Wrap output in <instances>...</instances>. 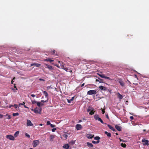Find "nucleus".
<instances>
[{
    "label": "nucleus",
    "mask_w": 149,
    "mask_h": 149,
    "mask_svg": "<svg viewBox=\"0 0 149 149\" xmlns=\"http://www.w3.org/2000/svg\"><path fill=\"white\" fill-rule=\"evenodd\" d=\"M31 110L32 111H34V112L36 113H39L40 114L42 109L41 108H39L36 107L35 108V109H32Z\"/></svg>",
    "instance_id": "f257e3e1"
},
{
    "label": "nucleus",
    "mask_w": 149,
    "mask_h": 149,
    "mask_svg": "<svg viewBox=\"0 0 149 149\" xmlns=\"http://www.w3.org/2000/svg\"><path fill=\"white\" fill-rule=\"evenodd\" d=\"M94 118L95 120H98L99 121H100L102 124H104L102 120L99 117V116L97 114H95L94 116Z\"/></svg>",
    "instance_id": "f03ea898"
},
{
    "label": "nucleus",
    "mask_w": 149,
    "mask_h": 149,
    "mask_svg": "<svg viewBox=\"0 0 149 149\" xmlns=\"http://www.w3.org/2000/svg\"><path fill=\"white\" fill-rule=\"evenodd\" d=\"M40 143L38 140H34L32 143V145L33 147H36L38 146Z\"/></svg>",
    "instance_id": "7ed1b4c3"
},
{
    "label": "nucleus",
    "mask_w": 149,
    "mask_h": 149,
    "mask_svg": "<svg viewBox=\"0 0 149 149\" xmlns=\"http://www.w3.org/2000/svg\"><path fill=\"white\" fill-rule=\"evenodd\" d=\"M141 141L143 143V145L144 146L149 145V141L148 140L143 139H142Z\"/></svg>",
    "instance_id": "20e7f679"
},
{
    "label": "nucleus",
    "mask_w": 149,
    "mask_h": 149,
    "mask_svg": "<svg viewBox=\"0 0 149 149\" xmlns=\"http://www.w3.org/2000/svg\"><path fill=\"white\" fill-rule=\"evenodd\" d=\"M97 93L96 90H90L87 92V94L89 95H92L93 94H96Z\"/></svg>",
    "instance_id": "39448f33"
},
{
    "label": "nucleus",
    "mask_w": 149,
    "mask_h": 149,
    "mask_svg": "<svg viewBox=\"0 0 149 149\" xmlns=\"http://www.w3.org/2000/svg\"><path fill=\"white\" fill-rule=\"evenodd\" d=\"M6 138L11 140L14 141L15 140V138L11 134L7 135L6 136Z\"/></svg>",
    "instance_id": "423d86ee"
},
{
    "label": "nucleus",
    "mask_w": 149,
    "mask_h": 149,
    "mask_svg": "<svg viewBox=\"0 0 149 149\" xmlns=\"http://www.w3.org/2000/svg\"><path fill=\"white\" fill-rule=\"evenodd\" d=\"M33 66H35L37 67H39L41 66V64L39 63H34L31 64L30 65V67Z\"/></svg>",
    "instance_id": "0eeeda50"
},
{
    "label": "nucleus",
    "mask_w": 149,
    "mask_h": 149,
    "mask_svg": "<svg viewBox=\"0 0 149 149\" xmlns=\"http://www.w3.org/2000/svg\"><path fill=\"white\" fill-rule=\"evenodd\" d=\"M75 128L77 130H79L81 129L82 126L81 125L77 124L76 125Z\"/></svg>",
    "instance_id": "6e6552de"
},
{
    "label": "nucleus",
    "mask_w": 149,
    "mask_h": 149,
    "mask_svg": "<svg viewBox=\"0 0 149 149\" xmlns=\"http://www.w3.org/2000/svg\"><path fill=\"white\" fill-rule=\"evenodd\" d=\"M118 82L123 87L124 86V83L121 79H118Z\"/></svg>",
    "instance_id": "1a4fd4ad"
},
{
    "label": "nucleus",
    "mask_w": 149,
    "mask_h": 149,
    "mask_svg": "<svg viewBox=\"0 0 149 149\" xmlns=\"http://www.w3.org/2000/svg\"><path fill=\"white\" fill-rule=\"evenodd\" d=\"M26 124L27 126H33V124L32 123L30 120H27L26 122Z\"/></svg>",
    "instance_id": "9d476101"
},
{
    "label": "nucleus",
    "mask_w": 149,
    "mask_h": 149,
    "mask_svg": "<svg viewBox=\"0 0 149 149\" xmlns=\"http://www.w3.org/2000/svg\"><path fill=\"white\" fill-rule=\"evenodd\" d=\"M45 65L46 66V67H45V68H48L49 70L53 69V68L52 66L47 64H45Z\"/></svg>",
    "instance_id": "9b49d317"
},
{
    "label": "nucleus",
    "mask_w": 149,
    "mask_h": 149,
    "mask_svg": "<svg viewBox=\"0 0 149 149\" xmlns=\"http://www.w3.org/2000/svg\"><path fill=\"white\" fill-rule=\"evenodd\" d=\"M115 128L119 131H121V127L120 126H118L117 125H116L115 126Z\"/></svg>",
    "instance_id": "f8f14e48"
},
{
    "label": "nucleus",
    "mask_w": 149,
    "mask_h": 149,
    "mask_svg": "<svg viewBox=\"0 0 149 149\" xmlns=\"http://www.w3.org/2000/svg\"><path fill=\"white\" fill-rule=\"evenodd\" d=\"M92 110H91V111H90V112L89 113V114L91 115H93L95 111H94V109L93 108H92Z\"/></svg>",
    "instance_id": "ddd939ff"
},
{
    "label": "nucleus",
    "mask_w": 149,
    "mask_h": 149,
    "mask_svg": "<svg viewBox=\"0 0 149 149\" xmlns=\"http://www.w3.org/2000/svg\"><path fill=\"white\" fill-rule=\"evenodd\" d=\"M99 88L101 90H103L104 91H106L107 90V88L106 87L103 86H100L99 87Z\"/></svg>",
    "instance_id": "4468645a"
},
{
    "label": "nucleus",
    "mask_w": 149,
    "mask_h": 149,
    "mask_svg": "<svg viewBox=\"0 0 149 149\" xmlns=\"http://www.w3.org/2000/svg\"><path fill=\"white\" fill-rule=\"evenodd\" d=\"M63 147L65 149H68L69 147V146L68 144H66L63 146Z\"/></svg>",
    "instance_id": "2eb2a0df"
},
{
    "label": "nucleus",
    "mask_w": 149,
    "mask_h": 149,
    "mask_svg": "<svg viewBox=\"0 0 149 149\" xmlns=\"http://www.w3.org/2000/svg\"><path fill=\"white\" fill-rule=\"evenodd\" d=\"M104 133L105 134H106L109 137H110L111 136V134L110 133L108 132L107 131H105L104 132Z\"/></svg>",
    "instance_id": "dca6fc26"
},
{
    "label": "nucleus",
    "mask_w": 149,
    "mask_h": 149,
    "mask_svg": "<svg viewBox=\"0 0 149 149\" xmlns=\"http://www.w3.org/2000/svg\"><path fill=\"white\" fill-rule=\"evenodd\" d=\"M118 97L121 100L123 98V97L122 95L120 94L119 93H118Z\"/></svg>",
    "instance_id": "f3484780"
},
{
    "label": "nucleus",
    "mask_w": 149,
    "mask_h": 149,
    "mask_svg": "<svg viewBox=\"0 0 149 149\" xmlns=\"http://www.w3.org/2000/svg\"><path fill=\"white\" fill-rule=\"evenodd\" d=\"M74 97H72L71 99H70V100H69V99H67V102L69 103H70L72 101H73V100H74Z\"/></svg>",
    "instance_id": "a211bd4d"
},
{
    "label": "nucleus",
    "mask_w": 149,
    "mask_h": 149,
    "mask_svg": "<svg viewBox=\"0 0 149 149\" xmlns=\"http://www.w3.org/2000/svg\"><path fill=\"white\" fill-rule=\"evenodd\" d=\"M87 145L89 147L91 148L93 147V145L91 143L89 142L87 143Z\"/></svg>",
    "instance_id": "6ab92c4d"
},
{
    "label": "nucleus",
    "mask_w": 149,
    "mask_h": 149,
    "mask_svg": "<svg viewBox=\"0 0 149 149\" xmlns=\"http://www.w3.org/2000/svg\"><path fill=\"white\" fill-rule=\"evenodd\" d=\"M43 94L45 95L46 97L47 98L48 97V93L46 91H43Z\"/></svg>",
    "instance_id": "aec40b11"
},
{
    "label": "nucleus",
    "mask_w": 149,
    "mask_h": 149,
    "mask_svg": "<svg viewBox=\"0 0 149 149\" xmlns=\"http://www.w3.org/2000/svg\"><path fill=\"white\" fill-rule=\"evenodd\" d=\"M58 62L59 63H61V62H60V61H58ZM61 63H62L61 64V68L64 69L65 68V67L64 66V64L63 63H62V62H61Z\"/></svg>",
    "instance_id": "412c9836"
},
{
    "label": "nucleus",
    "mask_w": 149,
    "mask_h": 149,
    "mask_svg": "<svg viewBox=\"0 0 149 149\" xmlns=\"http://www.w3.org/2000/svg\"><path fill=\"white\" fill-rule=\"evenodd\" d=\"M87 137L88 139H92L94 136L92 134L87 135Z\"/></svg>",
    "instance_id": "4be33fe9"
},
{
    "label": "nucleus",
    "mask_w": 149,
    "mask_h": 149,
    "mask_svg": "<svg viewBox=\"0 0 149 149\" xmlns=\"http://www.w3.org/2000/svg\"><path fill=\"white\" fill-rule=\"evenodd\" d=\"M19 131H17L14 134V136L15 137H16L19 134Z\"/></svg>",
    "instance_id": "5701e85b"
},
{
    "label": "nucleus",
    "mask_w": 149,
    "mask_h": 149,
    "mask_svg": "<svg viewBox=\"0 0 149 149\" xmlns=\"http://www.w3.org/2000/svg\"><path fill=\"white\" fill-rule=\"evenodd\" d=\"M100 141L99 140H97L96 141H92V143L94 144L98 143H99Z\"/></svg>",
    "instance_id": "b1692460"
},
{
    "label": "nucleus",
    "mask_w": 149,
    "mask_h": 149,
    "mask_svg": "<svg viewBox=\"0 0 149 149\" xmlns=\"http://www.w3.org/2000/svg\"><path fill=\"white\" fill-rule=\"evenodd\" d=\"M121 146L123 148H125L126 146V145L125 143H121L120 144Z\"/></svg>",
    "instance_id": "393cba45"
},
{
    "label": "nucleus",
    "mask_w": 149,
    "mask_h": 149,
    "mask_svg": "<svg viewBox=\"0 0 149 149\" xmlns=\"http://www.w3.org/2000/svg\"><path fill=\"white\" fill-rule=\"evenodd\" d=\"M94 139L95 140H99L100 139V138L98 136H96L95 137Z\"/></svg>",
    "instance_id": "a878e982"
},
{
    "label": "nucleus",
    "mask_w": 149,
    "mask_h": 149,
    "mask_svg": "<svg viewBox=\"0 0 149 149\" xmlns=\"http://www.w3.org/2000/svg\"><path fill=\"white\" fill-rule=\"evenodd\" d=\"M92 107H89V108L88 109H87V111L88 112H89L90 111H91V110H92Z\"/></svg>",
    "instance_id": "bb28decb"
},
{
    "label": "nucleus",
    "mask_w": 149,
    "mask_h": 149,
    "mask_svg": "<svg viewBox=\"0 0 149 149\" xmlns=\"http://www.w3.org/2000/svg\"><path fill=\"white\" fill-rule=\"evenodd\" d=\"M98 74L101 78H104V77H105V76L104 74Z\"/></svg>",
    "instance_id": "cd10ccee"
},
{
    "label": "nucleus",
    "mask_w": 149,
    "mask_h": 149,
    "mask_svg": "<svg viewBox=\"0 0 149 149\" xmlns=\"http://www.w3.org/2000/svg\"><path fill=\"white\" fill-rule=\"evenodd\" d=\"M67 72H70V71L69 70H69L68 68H65L64 69ZM70 72H72V70H70Z\"/></svg>",
    "instance_id": "c85d7f7f"
},
{
    "label": "nucleus",
    "mask_w": 149,
    "mask_h": 149,
    "mask_svg": "<svg viewBox=\"0 0 149 149\" xmlns=\"http://www.w3.org/2000/svg\"><path fill=\"white\" fill-rule=\"evenodd\" d=\"M19 114L18 113H13V116H14L19 115Z\"/></svg>",
    "instance_id": "c756f323"
},
{
    "label": "nucleus",
    "mask_w": 149,
    "mask_h": 149,
    "mask_svg": "<svg viewBox=\"0 0 149 149\" xmlns=\"http://www.w3.org/2000/svg\"><path fill=\"white\" fill-rule=\"evenodd\" d=\"M108 126L109 128V129H111V130L113 129V127L111 126L110 125H107Z\"/></svg>",
    "instance_id": "7c9ffc66"
},
{
    "label": "nucleus",
    "mask_w": 149,
    "mask_h": 149,
    "mask_svg": "<svg viewBox=\"0 0 149 149\" xmlns=\"http://www.w3.org/2000/svg\"><path fill=\"white\" fill-rule=\"evenodd\" d=\"M49 59H50V58H47L46 59H45L43 60V61H49Z\"/></svg>",
    "instance_id": "2f4dec72"
},
{
    "label": "nucleus",
    "mask_w": 149,
    "mask_h": 149,
    "mask_svg": "<svg viewBox=\"0 0 149 149\" xmlns=\"http://www.w3.org/2000/svg\"><path fill=\"white\" fill-rule=\"evenodd\" d=\"M50 140H51L52 139L54 138V136L53 135H51L50 136Z\"/></svg>",
    "instance_id": "473e14b6"
},
{
    "label": "nucleus",
    "mask_w": 149,
    "mask_h": 149,
    "mask_svg": "<svg viewBox=\"0 0 149 149\" xmlns=\"http://www.w3.org/2000/svg\"><path fill=\"white\" fill-rule=\"evenodd\" d=\"M50 52H51V53L52 54H55V51L53 49V50L51 51Z\"/></svg>",
    "instance_id": "72a5a7b5"
},
{
    "label": "nucleus",
    "mask_w": 149,
    "mask_h": 149,
    "mask_svg": "<svg viewBox=\"0 0 149 149\" xmlns=\"http://www.w3.org/2000/svg\"><path fill=\"white\" fill-rule=\"evenodd\" d=\"M37 106L39 107H40L41 103L40 102H37Z\"/></svg>",
    "instance_id": "f704fd0d"
},
{
    "label": "nucleus",
    "mask_w": 149,
    "mask_h": 149,
    "mask_svg": "<svg viewBox=\"0 0 149 149\" xmlns=\"http://www.w3.org/2000/svg\"><path fill=\"white\" fill-rule=\"evenodd\" d=\"M31 102L33 104H36V103H37V102L35 100H32Z\"/></svg>",
    "instance_id": "c9c22d12"
},
{
    "label": "nucleus",
    "mask_w": 149,
    "mask_h": 149,
    "mask_svg": "<svg viewBox=\"0 0 149 149\" xmlns=\"http://www.w3.org/2000/svg\"><path fill=\"white\" fill-rule=\"evenodd\" d=\"M25 136L29 138L30 137V135L27 133H26Z\"/></svg>",
    "instance_id": "e433bc0d"
},
{
    "label": "nucleus",
    "mask_w": 149,
    "mask_h": 149,
    "mask_svg": "<svg viewBox=\"0 0 149 149\" xmlns=\"http://www.w3.org/2000/svg\"><path fill=\"white\" fill-rule=\"evenodd\" d=\"M50 125V126L52 127H56V125H53L52 124H51Z\"/></svg>",
    "instance_id": "4c0bfd02"
},
{
    "label": "nucleus",
    "mask_w": 149,
    "mask_h": 149,
    "mask_svg": "<svg viewBox=\"0 0 149 149\" xmlns=\"http://www.w3.org/2000/svg\"><path fill=\"white\" fill-rule=\"evenodd\" d=\"M25 104V103L24 102H23L22 103H20L19 104V106H20L21 105H24Z\"/></svg>",
    "instance_id": "58836bf2"
},
{
    "label": "nucleus",
    "mask_w": 149,
    "mask_h": 149,
    "mask_svg": "<svg viewBox=\"0 0 149 149\" xmlns=\"http://www.w3.org/2000/svg\"><path fill=\"white\" fill-rule=\"evenodd\" d=\"M50 122L49 121H47V125H50Z\"/></svg>",
    "instance_id": "ea45409f"
},
{
    "label": "nucleus",
    "mask_w": 149,
    "mask_h": 149,
    "mask_svg": "<svg viewBox=\"0 0 149 149\" xmlns=\"http://www.w3.org/2000/svg\"><path fill=\"white\" fill-rule=\"evenodd\" d=\"M13 107H14L16 109L17 107L18 106L17 104H15Z\"/></svg>",
    "instance_id": "a19ab883"
},
{
    "label": "nucleus",
    "mask_w": 149,
    "mask_h": 149,
    "mask_svg": "<svg viewBox=\"0 0 149 149\" xmlns=\"http://www.w3.org/2000/svg\"><path fill=\"white\" fill-rule=\"evenodd\" d=\"M99 82L103 83V80L102 79H100V80H99Z\"/></svg>",
    "instance_id": "79ce46f5"
},
{
    "label": "nucleus",
    "mask_w": 149,
    "mask_h": 149,
    "mask_svg": "<svg viewBox=\"0 0 149 149\" xmlns=\"http://www.w3.org/2000/svg\"><path fill=\"white\" fill-rule=\"evenodd\" d=\"M56 130V128H53L52 129V132H54Z\"/></svg>",
    "instance_id": "37998d69"
},
{
    "label": "nucleus",
    "mask_w": 149,
    "mask_h": 149,
    "mask_svg": "<svg viewBox=\"0 0 149 149\" xmlns=\"http://www.w3.org/2000/svg\"><path fill=\"white\" fill-rule=\"evenodd\" d=\"M64 137L66 138V139H67L68 137V135H66V134H64Z\"/></svg>",
    "instance_id": "c03bdc74"
},
{
    "label": "nucleus",
    "mask_w": 149,
    "mask_h": 149,
    "mask_svg": "<svg viewBox=\"0 0 149 149\" xmlns=\"http://www.w3.org/2000/svg\"><path fill=\"white\" fill-rule=\"evenodd\" d=\"M47 89L48 90L50 88H52V87H51V86H48L47 87Z\"/></svg>",
    "instance_id": "a18cd8bd"
},
{
    "label": "nucleus",
    "mask_w": 149,
    "mask_h": 149,
    "mask_svg": "<svg viewBox=\"0 0 149 149\" xmlns=\"http://www.w3.org/2000/svg\"><path fill=\"white\" fill-rule=\"evenodd\" d=\"M102 113L103 114H104V113L105 112V110H104V109H102Z\"/></svg>",
    "instance_id": "49530a36"
},
{
    "label": "nucleus",
    "mask_w": 149,
    "mask_h": 149,
    "mask_svg": "<svg viewBox=\"0 0 149 149\" xmlns=\"http://www.w3.org/2000/svg\"><path fill=\"white\" fill-rule=\"evenodd\" d=\"M15 79V77H14L13 79H12V81H11V84H13V82H14V81H13V79Z\"/></svg>",
    "instance_id": "de8ad7c7"
},
{
    "label": "nucleus",
    "mask_w": 149,
    "mask_h": 149,
    "mask_svg": "<svg viewBox=\"0 0 149 149\" xmlns=\"http://www.w3.org/2000/svg\"><path fill=\"white\" fill-rule=\"evenodd\" d=\"M130 118L132 120H133L134 119V117L133 116H131L130 117Z\"/></svg>",
    "instance_id": "09e8293b"
},
{
    "label": "nucleus",
    "mask_w": 149,
    "mask_h": 149,
    "mask_svg": "<svg viewBox=\"0 0 149 149\" xmlns=\"http://www.w3.org/2000/svg\"><path fill=\"white\" fill-rule=\"evenodd\" d=\"M39 80L40 81H45V80L44 79H41V78H40V79H39Z\"/></svg>",
    "instance_id": "8fccbe9b"
},
{
    "label": "nucleus",
    "mask_w": 149,
    "mask_h": 149,
    "mask_svg": "<svg viewBox=\"0 0 149 149\" xmlns=\"http://www.w3.org/2000/svg\"><path fill=\"white\" fill-rule=\"evenodd\" d=\"M104 78H105V79H110V78L109 77H107V76H105V77H104Z\"/></svg>",
    "instance_id": "3c124183"
},
{
    "label": "nucleus",
    "mask_w": 149,
    "mask_h": 149,
    "mask_svg": "<svg viewBox=\"0 0 149 149\" xmlns=\"http://www.w3.org/2000/svg\"><path fill=\"white\" fill-rule=\"evenodd\" d=\"M106 117L108 119H109V117L107 114L106 115Z\"/></svg>",
    "instance_id": "603ef678"
},
{
    "label": "nucleus",
    "mask_w": 149,
    "mask_h": 149,
    "mask_svg": "<svg viewBox=\"0 0 149 149\" xmlns=\"http://www.w3.org/2000/svg\"><path fill=\"white\" fill-rule=\"evenodd\" d=\"M3 115L0 114V118H3Z\"/></svg>",
    "instance_id": "864d4df0"
},
{
    "label": "nucleus",
    "mask_w": 149,
    "mask_h": 149,
    "mask_svg": "<svg viewBox=\"0 0 149 149\" xmlns=\"http://www.w3.org/2000/svg\"><path fill=\"white\" fill-rule=\"evenodd\" d=\"M8 119H10L11 118L10 116V115H8Z\"/></svg>",
    "instance_id": "5fc2aeb1"
},
{
    "label": "nucleus",
    "mask_w": 149,
    "mask_h": 149,
    "mask_svg": "<svg viewBox=\"0 0 149 149\" xmlns=\"http://www.w3.org/2000/svg\"><path fill=\"white\" fill-rule=\"evenodd\" d=\"M47 102V101H44V100H42L41 101V102Z\"/></svg>",
    "instance_id": "6e6d98bb"
},
{
    "label": "nucleus",
    "mask_w": 149,
    "mask_h": 149,
    "mask_svg": "<svg viewBox=\"0 0 149 149\" xmlns=\"http://www.w3.org/2000/svg\"><path fill=\"white\" fill-rule=\"evenodd\" d=\"M31 95L33 97H34L36 96V95H35L33 94H31Z\"/></svg>",
    "instance_id": "4d7b16f0"
},
{
    "label": "nucleus",
    "mask_w": 149,
    "mask_h": 149,
    "mask_svg": "<svg viewBox=\"0 0 149 149\" xmlns=\"http://www.w3.org/2000/svg\"><path fill=\"white\" fill-rule=\"evenodd\" d=\"M54 61V60H52L50 58V59H49V62H52V61Z\"/></svg>",
    "instance_id": "13d9d810"
},
{
    "label": "nucleus",
    "mask_w": 149,
    "mask_h": 149,
    "mask_svg": "<svg viewBox=\"0 0 149 149\" xmlns=\"http://www.w3.org/2000/svg\"><path fill=\"white\" fill-rule=\"evenodd\" d=\"M84 84H85L84 83H83V84H82V85H81V87H82L84 85Z\"/></svg>",
    "instance_id": "bf43d9fd"
},
{
    "label": "nucleus",
    "mask_w": 149,
    "mask_h": 149,
    "mask_svg": "<svg viewBox=\"0 0 149 149\" xmlns=\"http://www.w3.org/2000/svg\"><path fill=\"white\" fill-rule=\"evenodd\" d=\"M55 65V66L57 67L58 68H60V67L58 65H57V64Z\"/></svg>",
    "instance_id": "052dcab7"
},
{
    "label": "nucleus",
    "mask_w": 149,
    "mask_h": 149,
    "mask_svg": "<svg viewBox=\"0 0 149 149\" xmlns=\"http://www.w3.org/2000/svg\"><path fill=\"white\" fill-rule=\"evenodd\" d=\"M14 105H10L9 106V107L10 108H11L12 107H13Z\"/></svg>",
    "instance_id": "680f3d73"
},
{
    "label": "nucleus",
    "mask_w": 149,
    "mask_h": 149,
    "mask_svg": "<svg viewBox=\"0 0 149 149\" xmlns=\"http://www.w3.org/2000/svg\"><path fill=\"white\" fill-rule=\"evenodd\" d=\"M112 130L113 131H116V130L113 128Z\"/></svg>",
    "instance_id": "e2e57ef3"
},
{
    "label": "nucleus",
    "mask_w": 149,
    "mask_h": 149,
    "mask_svg": "<svg viewBox=\"0 0 149 149\" xmlns=\"http://www.w3.org/2000/svg\"><path fill=\"white\" fill-rule=\"evenodd\" d=\"M96 82H99V80L98 79H96Z\"/></svg>",
    "instance_id": "0e129e2a"
},
{
    "label": "nucleus",
    "mask_w": 149,
    "mask_h": 149,
    "mask_svg": "<svg viewBox=\"0 0 149 149\" xmlns=\"http://www.w3.org/2000/svg\"><path fill=\"white\" fill-rule=\"evenodd\" d=\"M24 107H25V108H28V107H26V106L25 105V104H24Z\"/></svg>",
    "instance_id": "69168bd1"
},
{
    "label": "nucleus",
    "mask_w": 149,
    "mask_h": 149,
    "mask_svg": "<svg viewBox=\"0 0 149 149\" xmlns=\"http://www.w3.org/2000/svg\"><path fill=\"white\" fill-rule=\"evenodd\" d=\"M119 139L120 141H122V140L121 139L119 138Z\"/></svg>",
    "instance_id": "338daca9"
},
{
    "label": "nucleus",
    "mask_w": 149,
    "mask_h": 149,
    "mask_svg": "<svg viewBox=\"0 0 149 149\" xmlns=\"http://www.w3.org/2000/svg\"><path fill=\"white\" fill-rule=\"evenodd\" d=\"M82 122V120H79V123H80Z\"/></svg>",
    "instance_id": "774afa93"
}]
</instances>
